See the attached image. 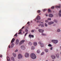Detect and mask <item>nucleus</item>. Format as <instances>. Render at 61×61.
I'll use <instances>...</instances> for the list:
<instances>
[{
  "instance_id": "obj_1",
  "label": "nucleus",
  "mask_w": 61,
  "mask_h": 61,
  "mask_svg": "<svg viewBox=\"0 0 61 61\" xmlns=\"http://www.w3.org/2000/svg\"><path fill=\"white\" fill-rule=\"evenodd\" d=\"M31 58H32V59H35V58H36V56L35 55V54L32 53L31 55Z\"/></svg>"
},
{
  "instance_id": "obj_2",
  "label": "nucleus",
  "mask_w": 61,
  "mask_h": 61,
  "mask_svg": "<svg viewBox=\"0 0 61 61\" xmlns=\"http://www.w3.org/2000/svg\"><path fill=\"white\" fill-rule=\"evenodd\" d=\"M52 42H53L55 44H56V43H57L58 41L57 40H52L51 41Z\"/></svg>"
},
{
  "instance_id": "obj_3",
  "label": "nucleus",
  "mask_w": 61,
  "mask_h": 61,
  "mask_svg": "<svg viewBox=\"0 0 61 61\" xmlns=\"http://www.w3.org/2000/svg\"><path fill=\"white\" fill-rule=\"evenodd\" d=\"M22 56L20 54H19L18 55V59H20L21 58H22Z\"/></svg>"
},
{
  "instance_id": "obj_4",
  "label": "nucleus",
  "mask_w": 61,
  "mask_h": 61,
  "mask_svg": "<svg viewBox=\"0 0 61 61\" xmlns=\"http://www.w3.org/2000/svg\"><path fill=\"white\" fill-rule=\"evenodd\" d=\"M25 56V57H28L29 56V54L27 53H26Z\"/></svg>"
},
{
  "instance_id": "obj_5",
  "label": "nucleus",
  "mask_w": 61,
  "mask_h": 61,
  "mask_svg": "<svg viewBox=\"0 0 61 61\" xmlns=\"http://www.w3.org/2000/svg\"><path fill=\"white\" fill-rule=\"evenodd\" d=\"M21 48L23 50H25V47L24 46H21Z\"/></svg>"
},
{
  "instance_id": "obj_6",
  "label": "nucleus",
  "mask_w": 61,
  "mask_h": 61,
  "mask_svg": "<svg viewBox=\"0 0 61 61\" xmlns=\"http://www.w3.org/2000/svg\"><path fill=\"white\" fill-rule=\"evenodd\" d=\"M38 31L39 32H40L41 33H43L44 30L41 29H39Z\"/></svg>"
},
{
  "instance_id": "obj_7",
  "label": "nucleus",
  "mask_w": 61,
  "mask_h": 61,
  "mask_svg": "<svg viewBox=\"0 0 61 61\" xmlns=\"http://www.w3.org/2000/svg\"><path fill=\"white\" fill-rule=\"evenodd\" d=\"M29 37L30 38H31V37H32V38H34V35H31V34H30L29 35Z\"/></svg>"
},
{
  "instance_id": "obj_8",
  "label": "nucleus",
  "mask_w": 61,
  "mask_h": 61,
  "mask_svg": "<svg viewBox=\"0 0 61 61\" xmlns=\"http://www.w3.org/2000/svg\"><path fill=\"white\" fill-rule=\"evenodd\" d=\"M19 40H16V45H18V44H19Z\"/></svg>"
},
{
  "instance_id": "obj_9",
  "label": "nucleus",
  "mask_w": 61,
  "mask_h": 61,
  "mask_svg": "<svg viewBox=\"0 0 61 61\" xmlns=\"http://www.w3.org/2000/svg\"><path fill=\"white\" fill-rule=\"evenodd\" d=\"M53 15L51 14H50L49 15V16L50 17H53Z\"/></svg>"
},
{
  "instance_id": "obj_10",
  "label": "nucleus",
  "mask_w": 61,
  "mask_h": 61,
  "mask_svg": "<svg viewBox=\"0 0 61 61\" xmlns=\"http://www.w3.org/2000/svg\"><path fill=\"white\" fill-rule=\"evenodd\" d=\"M53 23L54 22H50L48 23V24L49 25H51V24H53Z\"/></svg>"
},
{
  "instance_id": "obj_11",
  "label": "nucleus",
  "mask_w": 61,
  "mask_h": 61,
  "mask_svg": "<svg viewBox=\"0 0 61 61\" xmlns=\"http://www.w3.org/2000/svg\"><path fill=\"white\" fill-rule=\"evenodd\" d=\"M15 38H13L11 41V43H13V42L15 41Z\"/></svg>"
},
{
  "instance_id": "obj_12",
  "label": "nucleus",
  "mask_w": 61,
  "mask_h": 61,
  "mask_svg": "<svg viewBox=\"0 0 61 61\" xmlns=\"http://www.w3.org/2000/svg\"><path fill=\"white\" fill-rule=\"evenodd\" d=\"M25 41L24 40L22 41H21V42H20V44H23V43H24V42Z\"/></svg>"
},
{
  "instance_id": "obj_13",
  "label": "nucleus",
  "mask_w": 61,
  "mask_h": 61,
  "mask_svg": "<svg viewBox=\"0 0 61 61\" xmlns=\"http://www.w3.org/2000/svg\"><path fill=\"white\" fill-rule=\"evenodd\" d=\"M51 58L52 59H54L56 58V56L54 55H52L51 56Z\"/></svg>"
},
{
  "instance_id": "obj_14",
  "label": "nucleus",
  "mask_w": 61,
  "mask_h": 61,
  "mask_svg": "<svg viewBox=\"0 0 61 61\" xmlns=\"http://www.w3.org/2000/svg\"><path fill=\"white\" fill-rule=\"evenodd\" d=\"M36 19H37V20H40V16H37L36 18Z\"/></svg>"
},
{
  "instance_id": "obj_15",
  "label": "nucleus",
  "mask_w": 61,
  "mask_h": 61,
  "mask_svg": "<svg viewBox=\"0 0 61 61\" xmlns=\"http://www.w3.org/2000/svg\"><path fill=\"white\" fill-rule=\"evenodd\" d=\"M33 45L35 46H36V45H37V43H36V42H35L33 43Z\"/></svg>"
},
{
  "instance_id": "obj_16",
  "label": "nucleus",
  "mask_w": 61,
  "mask_h": 61,
  "mask_svg": "<svg viewBox=\"0 0 61 61\" xmlns=\"http://www.w3.org/2000/svg\"><path fill=\"white\" fill-rule=\"evenodd\" d=\"M13 55L14 56V57H16V54L13 53Z\"/></svg>"
},
{
  "instance_id": "obj_17",
  "label": "nucleus",
  "mask_w": 61,
  "mask_h": 61,
  "mask_svg": "<svg viewBox=\"0 0 61 61\" xmlns=\"http://www.w3.org/2000/svg\"><path fill=\"white\" fill-rule=\"evenodd\" d=\"M41 46V47H44V45L42 43L40 45Z\"/></svg>"
},
{
  "instance_id": "obj_18",
  "label": "nucleus",
  "mask_w": 61,
  "mask_h": 61,
  "mask_svg": "<svg viewBox=\"0 0 61 61\" xmlns=\"http://www.w3.org/2000/svg\"><path fill=\"white\" fill-rule=\"evenodd\" d=\"M14 46V44L13 43H12L11 46V48H13V47Z\"/></svg>"
},
{
  "instance_id": "obj_19",
  "label": "nucleus",
  "mask_w": 61,
  "mask_h": 61,
  "mask_svg": "<svg viewBox=\"0 0 61 61\" xmlns=\"http://www.w3.org/2000/svg\"><path fill=\"white\" fill-rule=\"evenodd\" d=\"M11 59L13 61H14L15 60H14V58L13 57H12L11 58Z\"/></svg>"
},
{
  "instance_id": "obj_20",
  "label": "nucleus",
  "mask_w": 61,
  "mask_h": 61,
  "mask_svg": "<svg viewBox=\"0 0 61 61\" xmlns=\"http://www.w3.org/2000/svg\"><path fill=\"white\" fill-rule=\"evenodd\" d=\"M56 56L57 58H59V54H56Z\"/></svg>"
},
{
  "instance_id": "obj_21",
  "label": "nucleus",
  "mask_w": 61,
  "mask_h": 61,
  "mask_svg": "<svg viewBox=\"0 0 61 61\" xmlns=\"http://www.w3.org/2000/svg\"><path fill=\"white\" fill-rule=\"evenodd\" d=\"M56 7L57 8H60V6H56Z\"/></svg>"
},
{
  "instance_id": "obj_22",
  "label": "nucleus",
  "mask_w": 61,
  "mask_h": 61,
  "mask_svg": "<svg viewBox=\"0 0 61 61\" xmlns=\"http://www.w3.org/2000/svg\"><path fill=\"white\" fill-rule=\"evenodd\" d=\"M45 51L46 52H48V50L47 49H45Z\"/></svg>"
},
{
  "instance_id": "obj_23",
  "label": "nucleus",
  "mask_w": 61,
  "mask_h": 61,
  "mask_svg": "<svg viewBox=\"0 0 61 61\" xmlns=\"http://www.w3.org/2000/svg\"><path fill=\"white\" fill-rule=\"evenodd\" d=\"M35 49L34 46H32L31 48V49Z\"/></svg>"
},
{
  "instance_id": "obj_24",
  "label": "nucleus",
  "mask_w": 61,
  "mask_h": 61,
  "mask_svg": "<svg viewBox=\"0 0 61 61\" xmlns=\"http://www.w3.org/2000/svg\"><path fill=\"white\" fill-rule=\"evenodd\" d=\"M54 22H55V23H57V20H54Z\"/></svg>"
},
{
  "instance_id": "obj_25",
  "label": "nucleus",
  "mask_w": 61,
  "mask_h": 61,
  "mask_svg": "<svg viewBox=\"0 0 61 61\" xmlns=\"http://www.w3.org/2000/svg\"><path fill=\"white\" fill-rule=\"evenodd\" d=\"M57 31L58 32H59L60 31V29H58L57 30Z\"/></svg>"
},
{
  "instance_id": "obj_26",
  "label": "nucleus",
  "mask_w": 61,
  "mask_h": 61,
  "mask_svg": "<svg viewBox=\"0 0 61 61\" xmlns=\"http://www.w3.org/2000/svg\"><path fill=\"white\" fill-rule=\"evenodd\" d=\"M25 32H28V30L27 29H26L25 30Z\"/></svg>"
},
{
  "instance_id": "obj_27",
  "label": "nucleus",
  "mask_w": 61,
  "mask_h": 61,
  "mask_svg": "<svg viewBox=\"0 0 61 61\" xmlns=\"http://www.w3.org/2000/svg\"><path fill=\"white\" fill-rule=\"evenodd\" d=\"M29 45H31L32 44L30 42H29Z\"/></svg>"
},
{
  "instance_id": "obj_28",
  "label": "nucleus",
  "mask_w": 61,
  "mask_h": 61,
  "mask_svg": "<svg viewBox=\"0 0 61 61\" xmlns=\"http://www.w3.org/2000/svg\"><path fill=\"white\" fill-rule=\"evenodd\" d=\"M42 36H46V34L43 33H42Z\"/></svg>"
},
{
  "instance_id": "obj_29",
  "label": "nucleus",
  "mask_w": 61,
  "mask_h": 61,
  "mask_svg": "<svg viewBox=\"0 0 61 61\" xmlns=\"http://www.w3.org/2000/svg\"><path fill=\"white\" fill-rule=\"evenodd\" d=\"M37 52L38 53H40L39 50H38L37 51Z\"/></svg>"
},
{
  "instance_id": "obj_30",
  "label": "nucleus",
  "mask_w": 61,
  "mask_h": 61,
  "mask_svg": "<svg viewBox=\"0 0 61 61\" xmlns=\"http://www.w3.org/2000/svg\"><path fill=\"white\" fill-rule=\"evenodd\" d=\"M48 20H51V18H48Z\"/></svg>"
},
{
  "instance_id": "obj_31",
  "label": "nucleus",
  "mask_w": 61,
  "mask_h": 61,
  "mask_svg": "<svg viewBox=\"0 0 61 61\" xmlns=\"http://www.w3.org/2000/svg\"><path fill=\"white\" fill-rule=\"evenodd\" d=\"M44 24H42L41 25V27H44Z\"/></svg>"
},
{
  "instance_id": "obj_32",
  "label": "nucleus",
  "mask_w": 61,
  "mask_h": 61,
  "mask_svg": "<svg viewBox=\"0 0 61 61\" xmlns=\"http://www.w3.org/2000/svg\"><path fill=\"white\" fill-rule=\"evenodd\" d=\"M31 32H32V33H34V30H32L31 31Z\"/></svg>"
},
{
  "instance_id": "obj_33",
  "label": "nucleus",
  "mask_w": 61,
  "mask_h": 61,
  "mask_svg": "<svg viewBox=\"0 0 61 61\" xmlns=\"http://www.w3.org/2000/svg\"><path fill=\"white\" fill-rule=\"evenodd\" d=\"M48 46H51L52 45H51L50 44H49L48 45Z\"/></svg>"
},
{
  "instance_id": "obj_34",
  "label": "nucleus",
  "mask_w": 61,
  "mask_h": 61,
  "mask_svg": "<svg viewBox=\"0 0 61 61\" xmlns=\"http://www.w3.org/2000/svg\"><path fill=\"white\" fill-rule=\"evenodd\" d=\"M45 22L46 23H47L48 22V20H46L45 21Z\"/></svg>"
},
{
  "instance_id": "obj_35",
  "label": "nucleus",
  "mask_w": 61,
  "mask_h": 61,
  "mask_svg": "<svg viewBox=\"0 0 61 61\" xmlns=\"http://www.w3.org/2000/svg\"><path fill=\"white\" fill-rule=\"evenodd\" d=\"M45 26H47V24L46 23H45Z\"/></svg>"
},
{
  "instance_id": "obj_36",
  "label": "nucleus",
  "mask_w": 61,
  "mask_h": 61,
  "mask_svg": "<svg viewBox=\"0 0 61 61\" xmlns=\"http://www.w3.org/2000/svg\"><path fill=\"white\" fill-rule=\"evenodd\" d=\"M55 8V7L54 6H53L51 7V9H54V8Z\"/></svg>"
},
{
  "instance_id": "obj_37",
  "label": "nucleus",
  "mask_w": 61,
  "mask_h": 61,
  "mask_svg": "<svg viewBox=\"0 0 61 61\" xmlns=\"http://www.w3.org/2000/svg\"><path fill=\"white\" fill-rule=\"evenodd\" d=\"M46 9H45L43 10V12H45V11H46Z\"/></svg>"
},
{
  "instance_id": "obj_38",
  "label": "nucleus",
  "mask_w": 61,
  "mask_h": 61,
  "mask_svg": "<svg viewBox=\"0 0 61 61\" xmlns=\"http://www.w3.org/2000/svg\"><path fill=\"white\" fill-rule=\"evenodd\" d=\"M48 11L49 12H51V10H50V9H49L48 10Z\"/></svg>"
},
{
  "instance_id": "obj_39",
  "label": "nucleus",
  "mask_w": 61,
  "mask_h": 61,
  "mask_svg": "<svg viewBox=\"0 0 61 61\" xmlns=\"http://www.w3.org/2000/svg\"><path fill=\"white\" fill-rule=\"evenodd\" d=\"M40 12V10H39L38 11H37V12L38 13H39Z\"/></svg>"
},
{
  "instance_id": "obj_40",
  "label": "nucleus",
  "mask_w": 61,
  "mask_h": 61,
  "mask_svg": "<svg viewBox=\"0 0 61 61\" xmlns=\"http://www.w3.org/2000/svg\"><path fill=\"white\" fill-rule=\"evenodd\" d=\"M17 34L16 33L14 36H17Z\"/></svg>"
},
{
  "instance_id": "obj_41",
  "label": "nucleus",
  "mask_w": 61,
  "mask_h": 61,
  "mask_svg": "<svg viewBox=\"0 0 61 61\" xmlns=\"http://www.w3.org/2000/svg\"><path fill=\"white\" fill-rule=\"evenodd\" d=\"M15 52H17L18 51V50H17V49H16V50H15Z\"/></svg>"
},
{
  "instance_id": "obj_42",
  "label": "nucleus",
  "mask_w": 61,
  "mask_h": 61,
  "mask_svg": "<svg viewBox=\"0 0 61 61\" xmlns=\"http://www.w3.org/2000/svg\"><path fill=\"white\" fill-rule=\"evenodd\" d=\"M21 31H20L18 33V34H21Z\"/></svg>"
},
{
  "instance_id": "obj_43",
  "label": "nucleus",
  "mask_w": 61,
  "mask_h": 61,
  "mask_svg": "<svg viewBox=\"0 0 61 61\" xmlns=\"http://www.w3.org/2000/svg\"><path fill=\"white\" fill-rule=\"evenodd\" d=\"M59 15L60 17L61 16V14L59 13Z\"/></svg>"
},
{
  "instance_id": "obj_44",
  "label": "nucleus",
  "mask_w": 61,
  "mask_h": 61,
  "mask_svg": "<svg viewBox=\"0 0 61 61\" xmlns=\"http://www.w3.org/2000/svg\"><path fill=\"white\" fill-rule=\"evenodd\" d=\"M28 34V32L26 33L25 35V36H26V35H27Z\"/></svg>"
},
{
  "instance_id": "obj_45",
  "label": "nucleus",
  "mask_w": 61,
  "mask_h": 61,
  "mask_svg": "<svg viewBox=\"0 0 61 61\" xmlns=\"http://www.w3.org/2000/svg\"><path fill=\"white\" fill-rule=\"evenodd\" d=\"M44 54V52H42V53L41 54V55H43V54Z\"/></svg>"
},
{
  "instance_id": "obj_46",
  "label": "nucleus",
  "mask_w": 61,
  "mask_h": 61,
  "mask_svg": "<svg viewBox=\"0 0 61 61\" xmlns=\"http://www.w3.org/2000/svg\"><path fill=\"white\" fill-rule=\"evenodd\" d=\"M22 31V29H20L19 30V32L20 31V32H21V31Z\"/></svg>"
},
{
  "instance_id": "obj_47",
  "label": "nucleus",
  "mask_w": 61,
  "mask_h": 61,
  "mask_svg": "<svg viewBox=\"0 0 61 61\" xmlns=\"http://www.w3.org/2000/svg\"><path fill=\"white\" fill-rule=\"evenodd\" d=\"M52 48H53V47H51L50 48V49L51 50H52Z\"/></svg>"
},
{
  "instance_id": "obj_48",
  "label": "nucleus",
  "mask_w": 61,
  "mask_h": 61,
  "mask_svg": "<svg viewBox=\"0 0 61 61\" xmlns=\"http://www.w3.org/2000/svg\"><path fill=\"white\" fill-rule=\"evenodd\" d=\"M59 13H61V10H60L59 11Z\"/></svg>"
},
{
  "instance_id": "obj_49",
  "label": "nucleus",
  "mask_w": 61,
  "mask_h": 61,
  "mask_svg": "<svg viewBox=\"0 0 61 61\" xmlns=\"http://www.w3.org/2000/svg\"><path fill=\"white\" fill-rule=\"evenodd\" d=\"M38 43L39 44H41V42H39Z\"/></svg>"
},
{
  "instance_id": "obj_50",
  "label": "nucleus",
  "mask_w": 61,
  "mask_h": 61,
  "mask_svg": "<svg viewBox=\"0 0 61 61\" xmlns=\"http://www.w3.org/2000/svg\"><path fill=\"white\" fill-rule=\"evenodd\" d=\"M30 23V22L28 21L27 23V24H29V23Z\"/></svg>"
},
{
  "instance_id": "obj_51",
  "label": "nucleus",
  "mask_w": 61,
  "mask_h": 61,
  "mask_svg": "<svg viewBox=\"0 0 61 61\" xmlns=\"http://www.w3.org/2000/svg\"><path fill=\"white\" fill-rule=\"evenodd\" d=\"M2 57V55H0V57Z\"/></svg>"
},
{
  "instance_id": "obj_52",
  "label": "nucleus",
  "mask_w": 61,
  "mask_h": 61,
  "mask_svg": "<svg viewBox=\"0 0 61 61\" xmlns=\"http://www.w3.org/2000/svg\"><path fill=\"white\" fill-rule=\"evenodd\" d=\"M24 26H23L21 28V29H24Z\"/></svg>"
},
{
  "instance_id": "obj_53",
  "label": "nucleus",
  "mask_w": 61,
  "mask_h": 61,
  "mask_svg": "<svg viewBox=\"0 0 61 61\" xmlns=\"http://www.w3.org/2000/svg\"><path fill=\"white\" fill-rule=\"evenodd\" d=\"M9 48H10V46H9Z\"/></svg>"
},
{
  "instance_id": "obj_54",
  "label": "nucleus",
  "mask_w": 61,
  "mask_h": 61,
  "mask_svg": "<svg viewBox=\"0 0 61 61\" xmlns=\"http://www.w3.org/2000/svg\"><path fill=\"white\" fill-rule=\"evenodd\" d=\"M37 23H38V22H39V21L38 20H37Z\"/></svg>"
},
{
  "instance_id": "obj_55",
  "label": "nucleus",
  "mask_w": 61,
  "mask_h": 61,
  "mask_svg": "<svg viewBox=\"0 0 61 61\" xmlns=\"http://www.w3.org/2000/svg\"><path fill=\"white\" fill-rule=\"evenodd\" d=\"M39 28L38 27H37L36 28V29H38Z\"/></svg>"
},
{
  "instance_id": "obj_56",
  "label": "nucleus",
  "mask_w": 61,
  "mask_h": 61,
  "mask_svg": "<svg viewBox=\"0 0 61 61\" xmlns=\"http://www.w3.org/2000/svg\"><path fill=\"white\" fill-rule=\"evenodd\" d=\"M41 24H40V25H39V26H41Z\"/></svg>"
},
{
  "instance_id": "obj_57",
  "label": "nucleus",
  "mask_w": 61,
  "mask_h": 61,
  "mask_svg": "<svg viewBox=\"0 0 61 61\" xmlns=\"http://www.w3.org/2000/svg\"><path fill=\"white\" fill-rule=\"evenodd\" d=\"M48 16V15H46V16Z\"/></svg>"
},
{
  "instance_id": "obj_58",
  "label": "nucleus",
  "mask_w": 61,
  "mask_h": 61,
  "mask_svg": "<svg viewBox=\"0 0 61 61\" xmlns=\"http://www.w3.org/2000/svg\"><path fill=\"white\" fill-rule=\"evenodd\" d=\"M56 51H58V50H57Z\"/></svg>"
},
{
  "instance_id": "obj_59",
  "label": "nucleus",
  "mask_w": 61,
  "mask_h": 61,
  "mask_svg": "<svg viewBox=\"0 0 61 61\" xmlns=\"http://www.w3.org/2000/svg\"><path fill=\"white\" fill-rule=\"evenodd\" d=\"M60 48H61V46L60 47Z\"/></svg>"
},
{
  "instance_id": "obj_60",
  "label": "nucleus",
  "mask_w": 61,
  "mask_h": 61,
  "mask_svg": "<svg viewBox=\"0 0 61 61\" xmlns=\"http://www.w3.org/2000/svg\"><path fill=\"white\" fill-rule=\"evenodd\" d=\"M43 23V22H41V24H42V23Z\"/></svg>"
},
{
  "instance_id": "obj_61",
  "label": "nucleus",
  "mask_w": 61,
  "mask_h": 61,
  "mask_svg": "<svg viewBox=\"0 0 61 61\" xmlns=\"http://www.w3.org/2000/svg\"><path fill=\"white\" fill-rule=\"evenodd\" d=\"M39 15H41V14H39Z\"/></svg>"
},
{
  "instance_id": "obj_62",
  "label": "nucleus",
  "mask_w": 61,
  "mask_h": 61,
  "mask_svg": "<svg viewBox=\"0 0 61 61\" xmlns=\"http://www.w3.org/2000/svg\"><path fill=\"white\" fill-rule=\"evenodd\" d=\"M60 54L61 55V52H60Z\"/></svg>"
},
{
  "instance_id": "obj_63",
  "label": "nucleus",
  "mask_w": 61,
  "mask_h": 61,
  "mask_svg": "<svg viewBox=\"0 0 61 61\" xmlns=\"http://www.w3.org/2000/svg\"><path fill=\"white\" fill-rule=\"evenodd\" d=\"M23 33H25V32H23Z\"/></svg>"
},
{
  "instance_id": "obj_64",
  "label": "nucleus",
  "mask_w": 61,
  "mask_h": 61,
  "mask_svg": "<svg viewBox=\"0 0 61 61\" xmlns=\"http://www.w3.org/2000/svg\"><path fill=\"white\" fill-rule=\"evenodd\" d=\"M53 25L54 26L55 25Z\"/></svg>"
}]
</instances>
